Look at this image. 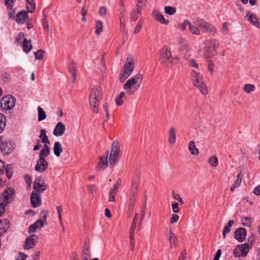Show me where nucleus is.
Instances as JSON below:
<instances>
[{
	"label": "nucleus",
	"mask_w": 260,
	"mask_h": 260,
	"mask_svg": "<svg viewBox=\"0 0 260 260\" xmlns=\"http://www.w3.org/2000/svg\"><path fill=\"white\" fill-rule=\"evenodd\" d=\"M245 17L250 23L260 29V20L257 18L256 14L247 11Z\"/></svg>",
	"instance_id": "a211bd4d"
},
{
	"label": "nucleus",
	"mask_w": 260,
	"mask_h": 260,
	"mask_svg": "<svg viewBox=\"0 0 260 260\" xmlns=\"http://www.w3.org/2000/svg\"><path fill=\"white\" fill-rule=\"evenodd\" d=\"M27 255L22 252H19L18 254V257L16 260H25Z\"/></svg>",
	"instance_id": "338daca9"
},
{
	"label": "nucleus",
	"mask_w": 260,
	"mask_h": 260,
	"mask_svg": "<svg viewBox=\"0 0 260 260\" xmlns=\"http://www.w3.org/2000/svg\"><path fill=\"white\" fill-rule=\"evenodd\" d=\"M141 84L134 77L127 80L123 85V89L127 94L134 93L140 87Z\"/></svg>",
	"instance_id": "20e7f679"
},
{
	"label": "nucleus",
	"mask_w": 260,
	"mask_h": 260,
	"mask_svg": "<svg viewBox=\"0 0 260 260\" xmlns=\"http://www.w3.org/2000/svg\"><path fill=\"white\" fill-rule=\"evenodd\" d=\"M28 17L27 12L23 10L17 13L16 15V21L18 23L23 24Z\"/></svg>",
	"instance_id": "b1692460"
},
{
	"label": "nucleus",
	"mask_w": 260,
	"mask_h": 260,
	"mask_svg": "<svg viewBox=\"0 0 260 260\" xmlns=\"http://www.w3.org/2000/svg\"><path fill=\"white\" fill-rule=\"evenodd\" d=\"M134 69V61L133 56L128 55L124 64L122 72L130 76Z\"/></svg>",
	"instance_id": "9b49d317"
},
{
	"label": "nucleus",
	"mask_w": 260,
	"mask_h": 260,
	"mask_svg": "<svg viewBox=\"0 0 260 260\" xmlns=\"http://www.w3.org/2000/svg\"><path fill=\"white\" fill-rule=\"evenodd\" d=\"M48 168V163L45 159H39L37 161L35 170L39 173H43Z\"/></svg>",
	"instance_id": "dca6fc26"
},
{
	"label": "nucleus",
	"mask_w": 260,
	"mask_h": 260,
	"mask_svg": "<svg viewBox=\"0 0 260 260\" xmlns=\"http://www.w3.org/2000/svg\"><path fill=\"white\" fill-rule=\"evenodd\" d=\"M6 118L2 113H0V133H1L6 127Z\"/></svg>",
	"instance_id": "e433bc0d"
},
{
	"label": "nucleus",
	"mask_w": 260,
	"mask_h": 260,
	"mask_svg": "<svg viewBox=\"0 0 260 260\" xmlns=\"http://www.w3.org/2000/svg\"><path fill=\"white\" fill-rule=\"evenodd\" d=\"M187 44L186 41L180 39V51H184L186 50V48L187 47Z\"/></svg>",
	"instance_id": "864d4df0"
},
{
	"label": "nucleus",
	"mask_w": 260,
	"mask_h": 260,
	"mask_svg": "<svg viewBox=\"0 0 260 260\" xmlns=\"http://www.w3.org/2000/svg\"><path fill=\"white\" fill-rule=\"evenodd\" d=\"M30 203L33 208H37L41 204V199L40 196L36 192L32 191L30 196Z\"/></svg>",
	"instance_id": "aec40b11"
},
{
	"label": "nucleus",
	"mask_w": 260,
	"mask_h": 260,
	"mask_svg": "<svg viewBox=\"0 0 260 260\" xmlns=\"http://www.w3.org/2000/svg\"><path fill=\"white\" fill-rule=\"evenodd\" d=\"M9 222L7 219L0 220V237L9 228Z\"/></svg>",
	"instance_id": "bb28decb"
},
{
	"label": "nucleus",
	"mask_w": 260,
	"mask_h": 260,
	"mask_svg": "<svg viewBox=\"0 0 260 260\" xmlns=\"http://www.w3.org/2000/svg\"><path fill=\"white\" fill-rule=\"evenodd\" d=\"M50 153V149L49 147L47 144H44L43 148L40 151L39 159H45V157L48 156Z\"/></svg>",
	"instance_id": "cd10ccee"
},
{
	"label": "nucleus",
	"mask_w": 260,
	"mask_h": 260,
	"mask_svg": "<svg viewBox=\"0 0 260 260\" xmlns=\"http://www.w3.org/2000/svg\"><path fill=\"white\" fill-rule=\"evenodd\" d=\"M241 182L238 180H235L234 183L232 185L230 190L233 191L235 188L239 187L240 185Z\"/></svg>",
	"instance_id": "bf43d9fd"
},
{
	"label": "nucleus",
	"mask_w": 260,
	"mask_h": 260,
	"mask_svg": "<svg viewBox=\"0 0 260 260\" xmlns=\"http://www.w3.org/2000/svg\"><path fill=\"white\" fill-rule=\"evenodd\" d=\"M103 30V23L102 21L98 20L95 23V33L99 35H100Z\"/></svg>",
	"instance_id": "a19ab883"
},
{
	"label": "nucleus",
	"mask_w": 260,
	"mask_h": 260,
	"mask_svg": "<svg viewBox=\"0 0 260 260\" xmlns=\"http://www.w3.org/2000/svg\"><path fill=\"white\" fill-rule=\"evenodd\" d=\"M16 99L12 95H8L2 98L1 101V107L6 110H11L15 105Z\"/></svg>",
	"instance_id": "6e6552de"
},
{
	"label": "nucleus",
	"mask_w": 260,
	"mask_h": 260,
	"mask_svg": "<svg viewBox=\"0 0 260 260\" xmlns=\"http://www.w3.org/2000/svg\"><path fill=\"white\" fill-rule=\"evenodd\" d=\"M139 183V177L138 176H136L133 180L129 194V203H135V201L137 198V194L138 193V186Z\"/></svg>",
	"instance_id": "0eeeda50"
},
{
	"label": "nucleus",
	"mask_w": 260,
	"mask_h": 260,
	"mask_svg": "<svg viewBox=\"0 0 260 260\" xmlns=\"http://www.w3.org/2000/svg\"><path fill=\"white\" fill-rule=\"evenodd\" d=\"M241 223L243 226L250 227L251 223V218L248 217H244L242 218L241 219Z\"/></svg>",
	"instance_id": "c03bdc74"
},
{
	"label": "nucleus",
	"mask_w": 260,
	"mask_h": 260,
	"mask_svg": "<svg viewBox=\"0 0 260 260\" xmlns=\"http://www.w3.org/2000/svg\"><path fill=\"white\" fill-rule=\"evenodd\" d=\"M12 165L11 164L7 165L6 167V174L8 179H10L12 176Z\"/></svg>",
	"instance_id": "09e8293b"
},
{
	"label": "nucleus",
	"mask_w": 260,
	"mask_h": 260,
	"mask_svg": "<svg viewBox=\"0 0 260 260\" xmlns=\"http://www.w3.org/2000/svg\"><path fill=\"white\" fill-rule=\"evenodd\" d=\"M138 216H139L138 214V213H135L134 217V219H133V222H132V226H131L130 231H135V229H136V224H137V219H138Z\"/></svg>",
	"instance_id": "3c124183"
},
{
	"label": "nucleus",
	"mask_w": 260,
	"mask_h": 260,
	"mask_svg": "<svg viewBox=\"0 0 260 260\" xmlns=\"http://www.w3.org/2000/svg\"><path fill=\"white\" fill-rule=\"evenodd\" d=\"M179 219V216L175 214H173L172 215V217L170 219V223L171 224H173L175 222H176Z\"/></svg>",
	"instance_id": "680f3d73"
},
{
	"label": "nucleus",
	"mask_w": 260,
	"mask_h": 260,
	"mask_svg": "<svg viewBox=\"0 0 260 260\" xmlns=\"http://www.w3.org/2000/svg\"><path fill=\"white\" fill-rule=\"evenodd\" d=\"M24 35L23 32H20L16 38V42L18 43H20L22 39H24Z\"/></svg>",
	"instance_id": "e2e57ef3"
},
{
	"label": "nucleus",
	"mask_w": 260,
	"mask_h": 260,
	"mask_svg": "<svg viewBox=\"0 0 260 260\" xmlns=\"http://www.w3.org/2000/svg\"><path fill=\"white\" fill-rule=\"evenodd\" d=\"M194 25H193V24H191L190 23L189 24V29H190V31L193 34L196 35H199L200 31L199 29V28L197 27L198 26H197L194 24Z\"/></svg>",
	"instance_id": "a18cd8bd"
},
{
	"label": "nucleus",
	"mask_w": 260,
	"mask_h": 260,
	"mask_svg": "<svg viewBox=\"0 0 260 260\" xmlns=\"http://www.w3.org/2000/svg\"><path fill=\"white\" fill-rule=\"evenodd\" d=\"M138 18V13L136 12V10H134L131 16V19L132 21H135Z\"/></svg>",
	"instance_id": "13d9d810"
},
{
	"label": "nucleus",
	"mask_w": 260,
	"mask_h": 260,
	"mask_svg": "<svg viewBox=\"0 0 260 260\" xmlns=\"http://www.w3.org/2000/svg\"><path fill=\"white\" fill-rule=\"evenodd\" d=\"M208 162L211 167H216L218 165V160L217 157L213 156L209 158Z\"/></svg>",
	"instance_id": "ea45409f"
},
{
	"label": "nucleus",
	"mask_w": 260,
	"mask_h": 260,
	"mask_svg": "<svg viewBox=\"0 0 260 260\" xmlns=\"http://www.w3.org/2000/svg\"><path fill=\"white\" fill-rule=\"evenodd\" d=\"M219 46V43L216 40H209L206 44V51L208 54V56L211 57L216 54V49Z\"/></svg>",
	"instance_id": "423d86ee"
},
{
	"label": "nucleus",
	"mask_w": 260,
	"mask_h": 260,
	"mask_svg": "<svg viewBox=\"0 0 260 260\" xmlns=\"http://www.w3.org/2000/svg\"><path fill=\"white\" fill-rule=\"evenodd\" d=\"M38 121H40L44 120L46 118V115L44 110L41 107H38Z\"/></svg>",
	"instance_id": "4c0bfd02"
},
{
	"label": "nucleus",
	"mask_w": 260,
	"mask_h": 260,
	"mask_svg": "<svg viewBox=\"0 0 260 260\" xmlns=\"http://www.w3.org/2000/svg\"><path fill=\"white\" fill-rule=\"evenodd\" d=\"M120 144L117 140L113 142L111 152L109 155V163L111 166L114 165L120 156Z\"/></svg>",
	"instance_id": "7ed1b4c3"
},
{
	"label": "nucleus",
	"mask_w": 260,
	"mask_h": 260,
	"mask_svg": "<svg viewBox=\"0 0 260 260\" xmlns=\"http://www.w3.org/2000/svg\"><path fill=\"white\" fill-rule=\"evenodd\" d=\"M193 24L202 28L203 30L206 32L210 34L216 32V28L213 26L202 19L199 18L194 19Z\"/></svg>",
	"instance_id": "39448f33"
},
{
	"label": "nucleus",
	"mask_w": 260,
	"mask_h": 260,
	"mask_svg": "<svg viewBox=\"0 0 260 260\" xmlns=\"http://www.w3.org/2000/svg\"><path fill=\"white\" fill-rule=\"evenodd\" d=\"M102 98L101 90L97 87L94 86L89 94V99H94L100 100Z\"/></svg>",
	"instance_id": "5701e85b"
},
{
	"label": "nucleus",
	"mask_w": 260,
	"mask_h": 260,
	"mask_svg": "<svg viewBox=\"0 0 260 260\" xmlns=\"http://www.w3.org/2000/svg\"><path fill=\"white\" fill-rule=\"evenodd\" d=\"M154 17L156 20L159 21L161 23L165 24H169V20L165 19L164 16L159 12H156L155 13Z\"/></svg>",
	"instance_id": "473e14b6"
},
{
	"label": "nucleus",
	"mask_w": 260,
	"mask_h": 260,
	"mask_svg": "<svg viewBox=\"0 0 260 260\" xmlns=\"http://www.w3.org/2000/svg\"><path fill=\"white\" fill-rule=\"evenodd\" d=\"M11 143L4 137L0 136V151L2 153L8 154L10 151Z\"/></svg>",
	"instance_id": "6ab92c4d"
},
{
	"label": "nucleus",
	"mask_w": 260,
	"mask_h": 260,
	"mask_svg": "<svg viewBox=\"0 0 260 260\" xmlns=\"http://www.w3.org/2000/svg\"><path fill=\"white\" fill-rule=\"evenodd\" d=\"M134 78L139 82V84L140 83L141 84L143 78V75L141 73H138L135 75Z\"/></svg>",
	"instance_id": "052dcab7"
},
{
	"label": "nucleus",
	"mask_w": 260,
	"mask_h": 260,
	"mask_svg": "<svg viewBox=\"0 0 260 260\" xmlns=\"http://www.w3.org/2000/svg\"><path fill=\"white\" fill-rule=\"evenodd\" d=\"M249 250V244L245 243L238 245L233 251L234 255L236 257L245 256Z\"/></svg>",
	"instance_id": "9d476101"
},
{
	"label": "nucleus",
	"mask_w": 260,
	"mask_h": 260,
	"mask_svg": "<svg viewBox=\"0 0 260 260\" xmlns=\"http://www.w3.org/2000/svg\"><path fill=\"white\" fill-rule=\"evenodd\" d=\"M45 51L42 49L38 50L34 53L35 58L36 60H42L44 58Z\"/></svg>",
	"instance_id": "58836bf2"
},
{
	"label": "nucleus",
	"mask_w": 260,
	"mask_h": 260,
	"mask_svg": "<svg viewBox=\"0 0 260 260\" xmlns=\"http://www.w3.org/2000/svg\"><path fill=\"white\" fill-rule=\"evenodd\" d=\"M22 47L24 52L26 53H28L32 48L31 41L30 40H27L26 38H24Z\"/></svg>",
	"instance_id": "7c9ffc66"
},
{
	"label": "nucleus",
	"mask_w": 260,
	"mask_h": 260,
	"mask_svg": "<svg viewBox=\"0 0 260 260\" xmlns=\"http://www.w3.org/2000/svg\"><path fill=\"white\" fill-rule=\"evenodd\" d=\"M83 260H88L90 257V253L89 248H84L81 254Z\"/></svg>",
	"instance_id": "49530a36"
},
{
	"label": "nucleus",
	"mask_w": 260,
	"mask_h": 260,
	"mask_svg": "<svg viewBox=\"0 0 260 260\" xmlns=\"http://www.w3.org/2000/svg\"><path fill=\"white\" fill-rule=\"evenodd\" d=\"M68 69L72 75L71 81L74 83L76 80L77 68L76 63L73 59H69L68 63Z\"/></svg>",
	"instance_id": "f3484780"
},
{
	"label": "nucleus",
	"mask_w": 260,
	"mask_h": 260,
	"mask_svg": "<svg viewBox=\"0 0 260 260\" xmlns=\"http://www.w3.org/2000/svg\"><path fill=\"white\" fill-rule=\"evenodd\" d=\"M134 233L135 231H130L129 237H130V243L131 245L134 247Z\"/></svg>",
	"instance_id": "4d7b16f0"
},
{
	"label": "nucleus",
	"mask_w": 260,
	"mask_h": 260,
	"mask_svg": "<svg viewBox=\"0 0 260 260\" xmlns=\"http://www.w3.org/2000/svg\"><path fill=\"white\" fill-rule=\"evenodd\" d=\"M234 223V220H230L229 221L228 224L224 226L222 232V235L224 238H225L226 235L230 232L231 228Z\"/></svg>",
	"instance_id": "f704fd0d"
},
{
	"label": "nucleus",
	"mask_w": 260,
	"mask_h": 260,
	"mask_svg": "<svg viewBox=\"0 0 260 260\" xmlns=\"http://www.w3.org/2000/svg\"><path fill=\"white\" fill-rule=\"evenodd\" d=\"M66 131L65 125L61 122H58L53 131V135L58 137L62 136Z\"/></svg>",
	"instance_id": "4be33fe9"
},
{
	"label": "nucleus",
	"mask_w": 260,
	"mask_h": 260,
	"mask_svg": "<svg viewBox=\"0 0 260 260\" xmlns=\"http://www.w3.org/2000/svg\"><path fill=\"white\" fill-rule=\"evenodd\" d=\"M109 155V151H106L103 156L99 157L100 160L98 164V168L100 171L105 170L109 165L108 157Z\"/></svg>",
	"instance_id": "f8f14e48"
},
{
	"label": "nucleus",
	"mask_w": 260,
	"mask_h": 260,
	"mask_svg": "<svg viewBox=\"0 0 260 260\" xmlns=\"http://www.w3.org/2000/svg\"><path fill=\"white\" fill-rule=\"evenodd\" d=\"M25 182L28 184V186L30 187L31 183V178L28 175H26L24 177Z\"/></svg>",
	"instance_id": "0e129e2a"
},
{
	"label": "nucleus",
	"mask_w": 260,
	"mask_h": 260,
	"mask_svg": "<svg viewBox=\"0 0 260 260\" xmlns=\"http://www.w3.org/2000/svg\"><path fill=\"white\" fill-rule=\"evenodd\" d=\"M129 76L121 71L119 76V81L120 82H123Z\"/></svg>",
	"instance_id": "6e6d98bb"
},
{
	"label": "nucleus",
	"mask_w": 260,
	"mask_h": 260,
	"mask_svg": "<svg viewBox=\"0 0 260 260\" xmlns=\"http://www.w3.org/2000/svg\"><path fill=\"white\" fill-rule=\"evenodd\" d=\"M188 149L191 154L198 155L199 154V150L196 148L194 142L193 141H190L189 143Z\"/></svg>",
	"instance_id": "c9c22d12"
},
{
	"label": "nucleus",
	"mask_w": 260,
	"mask_h": 260,
	"mask_svg": "<svg viewBox=\"0 0 260 260\" xmlns=\"http://www.w3.org/2000/svg\"><path fill=\"white\" fill-rule=\"evenodd\" d=\"M41 220L45 222V221L46 220L47 215H48V212L47 211H43L41 213Z\"/></svg>",
	"instance_id": "69168bd1"
},
{
	"label": "nucleus",
	"mask_w": 260,
	"mask_h": 260,
	"mask_svg": "<svg viewBox=\"0 0 260 260\" xmlns=\"http://www.w3.org/2000/svg\"><path fill=\"white\" fill-rule=\"evenodd\" d=\"M191 75L194 85L202 94L206 95L208 93L207 86L203 80L201 74L199 73L193 71Z\"/></svg>",
	"instance_id": "f03ea898"
},
{
	"label": "nucleus",
	"mask_w": 260,
	"mask_h": 260,
	"mask_svg": "<svg viewBox=\"0 0 260 260\" xmlns=\"http://www.w3.org/2000/svg\"><path fill=\"white\" fill-rule=\"evenodd\" d=\"M117 193L116 191L110 189L109 193V202H115V196Z\"/></svg>",
	"instance_id": "8fccbe9b"
},
{
	"label": "nucleus",
	"mask_w": 260,
	"mask_h": 260,
	"mask_svg": "<svg viewBox=\"0 0 260 260\" xmlns=\"http://www.w3.org/2000/svg\"><path fill=\"white\" fill-rule=\"evenodd\" d=\"M125 96L124 92H121L116 99V104L117 106H121L123 104L122 98Z\"/></svg>",
	"instance_id": "37998d69"
},
{
	"label": "nucleus",
	"mask_w": 260,
	"mask_h": 260,
	"mask_svg": "<svg viewBox=\"0 0 260 260\" xmlns=\"http://www.w3.org/2000/svg\"><path fill=\"white\" fill-rule=\"evenodd\" d=\"M177 59V56H173L169 47L164 46L159 52L158 61L167 68H172L174 64V60Z\"/></svg>",
	"instance_id": "f257e3e1"
},
{
	"label": "nucleus",
	"mask_w": 260,
	"mask_h": 260,
	"mask_svg": "<svg viewBox=\"0 0 260 260\" xmlns=\"http://www.w3.org/2000/svg\"><path fill=\"white\" fill-rule=\"evenodd\" d=\"M15 1V0H5L4 3L8 9L12 10Z\"/></svg>",
	"instance_id": "603ef678"
},
{
	"label": "nucleus",
	"mask_w": 260,
	"mask_h": 260,
	"mask_svg": "<svg viewBox=\"0 0 260 260\" xmlns=\"http://www.w3.org/2000/svg\"><path fill=\"white\" fill-rule=\"evenodd\" d=\"M44 225V222L41 220H37L35 223L29 226V233H35L38 229H41Z\"/></svg>",
	"instance_id": "393cba45"
},
{
	"label": "nucleus",
	"mask_w": 260,
	"mask_h": 260,
	"mask_svg": "<svg viewBox=\"0 0 260 260\" xmlns=\"http://www.w3.org/2000/svg\"><path fill=\"white\" fill-rule=\"evenodd\" d=\"M14 193V190L12 188H9L6 189L2 194V198L4 202L3 204H5V205L6 206L12 201L13 200L12 196Z\"/></svg>",
	"instance_id": "4468645a"
},
{
	"label": "nucleus",
	"mask_w": 260,
	"mask_h": 260,
	"mask_svg": "<svg viewBox=\"0 0 260 260\" xmlns=\"http://www.w3.org/2000/svg\"><path fill=\"white\" fill-rule=\"evenodd\" d=\"M166 235L169 238L170 244V247L171 248L173 247H176L177 246L178 241L177 236L172 232L170 228L167 229Z\"/></svg>",
	"instance_id": "2eb2a0df"
},
{
	"label": "nucleus",
	"mask_w": 260,
	"mask_h": 260,
	"mask_svg": "<svg viewBox=\"0 0 260 260\" xmlns=\"http://www.w3.org/2000/svg\"><path fill=\"white\" fill-rule=\"evenodd\" d=\"M255 86L253 84H246L243 90L247 93H250L252 91H253L254 89Z\"/></svg>",
	"instance_id": "de8ad7c7"
},
{
	"label": "nucleus",
	"mask_w": 260,
	"mask_h": 260,
	"mask_svg": "<svg viewBox=\"0 0 260 260\" xmlns=\"http://www.w3.org/2000/svg\"><path fill=\"white\" fill-rule=\"evenodd\" d=\"M165 12L169 15H172L176 12V8L171 6H166L164 9Z\"/></svg>",
	"instance_id": "79ce46f5"
},
{
	"label": "nucleus",
	"mask_w": 260,
	"mask_h": 260,
	"mask_svg": "<svg viewBox=\"0 0 260 260\" xmlns=\"http://www.w3.org/2000/svg\"><path fill=\"white\" fill-rule=\"evenodd\" d=\"M38 238L35 234L27 237L24 244V248L27 250L33 248L36 245Z\"/></svg>",
	"instance_id": "ddd939ff"
},
{
	"label": "nucleus",
	"mask_w": 260,
	"mask_h": 260,
	"mask_svg": "<svg viewBox=\"0 0 260 260\" xmlns=\"http://www.w3.org/2000/svg\"><path fill=\"white\" fill-rule=\"evenodd\" d=\"M173 212L178 213L179 212L178 203H175L172 205Z\"/></svg>",
	"instance_id": "774afa93"
},
{
	"label": "nucleus",
	"mask_w": 260,
	"mask_h": 260,
	"mask_svg": "<svg viewBox=\"0 0 260 260\" xmlns=\"http://www.w3.org/2000/svg\"><path fill=\"white\" fill-rule=\"evenodd\" d=\"M169 134L168 142L169 144L173 145L175 143L176 141V132L174 127L170 128Z\"/></svg>",
	"instance_id": "c756f323"
},
{
	"label": "nucleus",
	"mask_w": 260,
	"mask_h": 260,
	"mask_svg": "<svg viewBox=\"0 0 260 260\" xmlns=\"http://www.w3.org/2000/svg\"><path fill=\"white\" fill-rule=\"evenodd\" d=\"M40 134L39 138L41 139L42 142L46 144H50V141L48 139V136L46 135V132L45 129H42L40 131Z\"/></svg>",
	"instance_id": "2f4dec72"
},
{
	"label": "nucleus",
	"mask_w": 260,
	"mask_h": 260,
	"mask_svg": "<svg viewBox=\"0 0 260 260\" xmlns=\"http://www.w3.org/2000/svg\"><path fill=\"white\" fill-rule=\"evenodd\" d=\"M26 9L27 10V13H32L36 8L35 3L33 0H26Z\"/></svg>",
	"instance_id": "72a5a7b5"
},
{
	"label": "nucleus",
	"mask_w": 260,
	"mask_h": 260,
	"mask_svg": "<svg viewBox=\"0 0 260 260\" xmlns=\"http://www.w3.org/2000/svg\"><path fill=\"white\" fill-rule=\"evenodd\" d=\"M99 100H95L94 99H89V103L90 106L91 111L94 113H99Z\"/></svg>",
	"instance_id": "a878e982"
},
{
	"label": "nucleus",
	"mask_w": 260,
	"mask_h": 260,
	"mask_svg": "<svg viewBox=\"0 0 260 260\" xmlns=\"http://www.w3.org/2000/svg\"><path fill=\"white\" fill-rule=\"evenodd\" d=\"M63 150L62 148V146L59 142L56 141L54 144L53 147V152L54 154L56 156H60L61 152H62Z\"/></svg>",
	"instance_id": "c85d7f7f"
},
{
	"label": "nucleus",
	"mask_w": 260,
	"mask_h": 260,
	"mask_svg": "<svg viewBox=\"0 0 260 260\" xmlns=\"http://www.w3.org/2000/svg\"><path fill=\"white\" fill-rule=\"evenodd\" d=\"M47 187V184L45 183L43 178L41 177L36 178L33 184L34 190L38 193H42L45 191Z\"/></svg>",
	"instance_id": "1a4fd4ad"
},
{
	"label": "nucleus",
	"mask_w": 260,
	"mask_h": 260,
	"mask_svg": "<svg viewBox=\"0 0 260 260\" xmlns=\"http://www.w3.org/2000/svg\"><path fill=\"white\" fill-rule=\"evenodd\" d=\"M246 233L245 229L240 228L235 232V238L239 242H242L245 238Z\"/></svg>",
	"instance_id": "412c9836"
},
{
	"label": "nucleus",
	"mask_w": 260,
	"mask_h": 260,
	"mask_svg": "<svg viewBox=\"0 0 260 260\" xmlns=\"http://www.w3.org/2000/svg\"><path fill=\"white\" fill-rule=\"evenodd\" d=\"M122 183V180L120 178H118L116 182V183L114 185L113 188L110 189L114 190L115 191L117 192V189L118 187Z\"/></svg>",
	"instance_id": "5fc2aeb1"
}]
</instances>
